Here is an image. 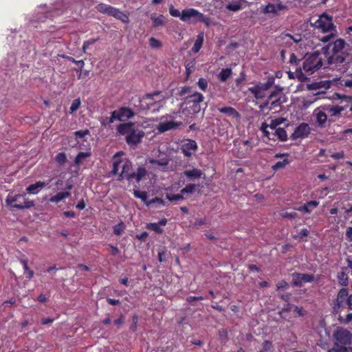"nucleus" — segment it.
I'll use <instances>...</instances> for the list:
<instances>
[{
	"label": "nucleus",
	"instance_id": "1a4fd4ad",
	"mask_svg": "<svg viewBox=\"0 0 352 352\" xmlns=\"http://www.w3.org/2000/svg\"><path fill=\"white\" fill-rule=\"evenodd\" d=\"M314 26L317 29L321 30L323 32H328L333 28L332 17L326 13H323L315 21Z\"/></svg>",
	"mask_w": 352,
	"mask_h": 352
},
{
	"label": "nucleus",
	"instance_id": "f257e3e1",
	"mask_svg": "<svg viewBox=\"0 0 352 352\" xmlns=\"http://www.w3.org/2000/svg\"><path fill=\"white\" fill-rule=\"evenodd\" d=\"M123 151H118L113 156V167L111 173L113 175H118V180L122 181L124 179L129 182L135 181L139 184L141 181L146 179L148 173L144 166H139L135 172L131 173L132 162L127 158L122 157Z\"/></svg>",
	"mask_w": 352,
	"mask_h": 352
},
{
	"label": "nucleus",
	"instance_id": "2eb2a0df",
	"mask_svg": "<svg viewBox=\"0 0 352 352\" xmlns=\"http://www.w3.org/2000/svg\"><path fill=\"white\" fill-rule=\"evenodd\" d=\"M349 296L348 291L346 288L342 287L340 290V292L338 294L337 299H336V304L333 307V311L335 313H338V309L340 307H345L346 305V300Z\"/></svg>",
	"mask_w": 352,
	"mask_h": 352
},
{
	"label": "nucleus",
	"instance_id": "bf43d9fd",
	"mask_svg": "<svg viewBox=\"0 0 352 352\" xmlns=\"http://www.w3.org/2000/svg\"><path fill=\"white\" fill-rule=\"evenodd\" d=\"M197 85L202 91H206L208 87V81L204 78H200Z\"/></svg>",
	"mask_w": 352,
	"mask_h": 352
},
{
	"label": "nucleus",
	"instance_id": "0e129e2a",
	"mask_svg": "<svg viewBox=\"0 0 352 352\" xmlns=\"http://www.w3.org/2000/svg\"><path fill=\"white\" fill-rule=\"evenodd\" d=\"M154 203L164 206V201L162 199L159 198V197H155V198L152 199L151 200H150L148 202L146 203V205L149 206Z\"/></svg>",
	"mask_w": 352,
	"mask_h": 352
},
{
	"label": "nucleus",
	"instance_id": "c9c22d12",
	"mask_svg": "<svg viewBox=\"0 0 352 352\" xmlns=\"http://www.w3.org/2000/svg\"><path fill=\"white\" fill-rule=\"evenodd\" d=\"M28 261L27 259H21V263L22 264L23 270H24V274H25L26 278H28V279H30L34 276V272L29 268V267L28 265Z\"/></svg>",
	"mask_w": 352,
	"mask_h": 352
},
{
	"label": "nucleus",
	"instance_id": "338daca9",
	"mask_svg": "<svg viewBox=\"0 0 352 352\" xmlns=\"http://www.w3.org/2000/svg\"><path fill=\"white\" fill-rule=\"evenodd\" d=\"M331 157L334 160L343 159L344 157V151L334 153L331 155Z\"/></svg>",
	"mask_w": 352,
	"mask_h": 352
},
{
	"label": "nucleus",
	"instance_id": "5fc2aeb1",
	"mask_svg": "<svg viewBox=\"0 0 352 352\" xmlns=\"http://www.w3.org/2000/svg\"><path fill=\"white\" fill-rule=\"evenodd\" d=\"M309 233V232L307 228H303L299 233L294 234L292 236L294 239H302L303 237L307 236Z\"/></svg>",
	"mask_w": 352,
	"mask_h": 352
},
{
	"label": "nucleus",
	"instance_id": "bb28decb",
	"mask_svg": "<svg viewBox=\"0 0 352 352\" xmlns=\"http://www.w3.org/2000/svg\"><path fill=\"white\" fill-rule=\"evenodd\" d=\"M183 174L190 179H199L202 175V171L197 168H192L191 170H186Z\"/></svg>",
	"mask_w": 352,
	"mask_h": 352
},
{
	"label": "nucleus",
	"instance_id": "4be33fe9",
	"mask_svg": "<svg viewBox=\"0 0 352 352\" xmlns=\"http://www.w3.org/2000/svg\"><path fill=\"white\" fill-rule=\"evenodd\" d=\"M47 185V182L38 181L35 184H30L26 190L29 194L36 195L40 192L44 187Z\"/></svg>",
	"mask_w": 352,
	"mask_h": 352
},
{
	"label": "nucleus",
	"instance_id": "680f3d73",
	"mask_svg": "<svg viewBox=\"0 0 352 352\" xmlns=\"http://www.w3.org/2000/svg\"><path fill=\"white\" fill-rule=\"evenodd\" d=\"M116 120H120V118L118 116L117 110H115L111 113V116L109 118L108 123H113Z\"/></svg>",
	"mask_w": 352,
	"mask_h": 352
},
{
	"label": "nucleus",
	"instance_id": "a878e982",
	"mask_svg": "<svg viewBox=\"0 0 352 352\" xmlns=\"http://www.w3.org/2000/svg\"><path fill=\"white\" fill-rule=\"evenodd\" d=\"M218 111L220 113H225L228 116L234 118H240L239 113L233 107H224L218 108Z\"/></svg>",
	"mask_w": 352,
	"mask_h": 352
},
{
	"label": "nucleus",
	"instance_id": "7c9ffc66",
	"mask_svg": "<svg viewBox=\"0 0 352 352\" xmlns=\"http://www.w3.org/2000/svg\"><path fill=\"white\" fill-rule=\"evenodd\" d=\"M203 43H204V34L201 33L197 36V39L195 40L194 45L191 49L192 52L193 53L199 52L200 49L202 47Z\"/></svg>",
	"mask_w": 352,
	"mask_h": 352
},
{
	"label": "nucleus",
	"instance_id": "052dcab7",
	"mask_svg": "<svg viewBox=\"0 0 352 352\" xmlns=\"http://www.w3.org/2000/svg\"><path fill=\"white\" fill-rule=\"evenodd\" d=\"M264 13H272V14H276V9L274 7V4L269 3L267 4L265 8L263 10Z\"/></svg>",
	"mask_w": 352,
	"mask_h": 352
},
{
	"label": "nucleus",
	"instance_id": "412c9836",
	"mask_svg": "<svg viewBox=\"0 0 352 352\" xmlns=\"http://www.w3.org/2000/svg\"><path fill=\"white\" fill-rule=\"evenodd\" d=\"M319 205V202L316 200H312L306 202L303 206H300L295 210L302 212L304 213L309 214L311 212L312 210L316 208Z\"/></svg>",
	"mask_w": 352,
	"mask_h": 352
},
{
	"label": "nucleus",
	"instance_id": "3c124183",
	"mask_svg": "<svg viewBox=\"0 0 352 352\" xmlns=\"http://www.w3.org/2000/svg\"><path fill=\"white\" fill-rule=\"evenodd\" d=\"M195 188H196L195 184H187L184 188H183L180 190V192H182V194H183V195H184L186 193H192L195 190Z\"/></svg>",
	"mask_w": 352,
	"mask_h": 352
},
{
	"label": "nucleus",
	"instance_id": "864d4df0",
	"mask_svg": "<svg viewBox=\"0 0 352 352\" xmlns=\"http://www.w3.org/2000/svg\"><path fill=\"white\" fill-rule=\"evenodd\" d=\"M274 97H276V91L272 92L267 98L265 102L261 104L259 107L260 109L263 110L265 108L270 109V102L271 99H273Z\"/></svg>",
	"mask_w": 352,
	"mask_h": 352
},
{
	"label": "nucleus",
	"instance_id": "8fccbe9b",
	"mask_svg": "<svg viewBox=\"0 0 352 352\" xmlns=\"http://www.w3.org/2000/svg\"><path fill=\"white\" fill-rule=\"evenodd\" d=\"M273 349L272 342L268 340H265L262 344V349L258 352H271Z\"/></svg>",
	"mask_w": 352,
	"mask_h": 352
},
{
	"label": "nucleus",
	"instance_id": "0eeeda50",
	"mask_svg": "<svg viewBox=\"0 0 352 352\" xmlns=\"http://www.w3.org/2000/svg\"><path fill=\"white\" fill-rule=\"evenodd\" d=\"M169 13L174 17H179L182 21L185 22L189 21L192 18H197L199 20L203 18V14L193 8L185 9L181 13L179 10L175 8L173 6H170L169 8Z\"/></svg>",
	"mask_w": 352,
	"mask_h": 352
},
{
	"label": "nucleus",
	"instance_id": "39448f33",
	"mask_svg": "<svg viewBox=\"0 0 352 352\" xmlns=\"http://www.w3.org/2000/svg\"><path fill=\"white\" fill-rule=\"evenodd\" d=\"M6 204L13 208L24 210L30 209L34 206V201L28 200L25 194H8L6 198Z\"/></svg>",
	"mask_w": 352,
	"mask_h": 352
},
{
	"label": "nucleus",
	"instance_id": "dca6fc26",
	"mask_svg": "<svg viewBox=\"0 0 352 352\" xmlns=\"http://www.w3.org/2000/svg\"><path fill=\"white\" fill-rule=\"evenodd\" d=\"M149 164H152L154 168H157L161 170H165L169 164L170 159L166 155L160 159L150 158L148 160Z\"/></svg>",
	"mask_w": 352,
	"mask_h": 352
},
{
	"label": "nucleus",
	"instance_id": "f3484780",
	"mask_svg": "<svg viewBox=\"0 0 352 352\" xmlns=\"http://www.w3.org/2000/svg\"><path fill=\"white\" fill-rule=\"evenodd\" d=\"M269 140L275 141L278 140L281 142H285L287 140V133L285 129L278 128L276 130L270 132V137H267Z\"/></svg>",
	"mask_w": 352,
	"mask_h": 352
},
{
	"label": "nucleus",
	"instance_id": "4468645a",
	"mask_svg": "<svg viewBox=\"0 0 352 352\" xmlns=\"http://www.w3.org/2000/svg\"><path fill=\"white\" fill-rule=\"evenodd\" d=\"M292 282L295 286H300L302 283H311L314 280L313 274L294 273L292 275Z\"/></svg>",
	"mask_w": 352,
	"mask_h": 352
},
{
	"label": "nucleus",
	"instance_id": "aec40b11",
	"mask_svg": "<svg viewBox=\"0 0 352 352\" xmlns=\"http://www.w3.org/2000/svg\"><path fill=\"white\" fill-rule=\"evenodd\" d=\"M96 10L102 13V14H106L109 16H113L114 14V12H116V8H114L110 5L105 4L103 3H100L98 4L96 7Z\"/></svg>",
	"mask_w": 352,
	"mask_h": 352
},
{
	"label": "nucleus",
	"instance_id": "37998d69",
	"mask_svg": "<svg viewBox=\"0 0 352 352\" xmlns=\"http://www.w3.org/2000/svg\"><path fill=\"white\" fill-rule=\"evenodd\" d=\"M284 310L294 311L296 314V315L298 316H301L303 315V312H302L303 310L302 308H300L296 306H293L290 304H288L287 305V308L284 309L283 311Z\"/></svg>",
	"mask_w": 352,
	"mask_h": 352
},
{
	"label": "nucleus",
	"instance_id": "58836bf2",
	"mask_svg": "<svg viewBox=\"0 0 352 352\" xmlns=\"http://www.w3.org/2000/svg\"><path fill=\"white\" fill-rule=\"evenodd\" d=\"M113 16L115 17L116 19L122 21L123 23H128L129 20L128 15L123 13L118 8H116V12H114V14Z\"/></svg>",
	"mask_w": 352,
	"mask_h": 352
},
{
	"label": "nucleus",
	"instance_id": "13d9d810",
	"mask_svg": "<svg viewBox=\"0 0 352 352\" xmlns=\"http://www.w3.org/2000/svg\"><path fill=\"white\" fill-rule=\"evenodd\" d=\"M80 98H77L73 100L72 105L70 107V113H73L78 110V109L80 106Z\"/></svg>",
	"mask_w": 352,
	"mask_h": 352
},
{
	"label": "nucleus",
	"instance_id": "2f4dec72",
	"mask_svg": "<svg viewBox=\"0 0 352 352\" xmlns=\"http://www.w3.org/2000/svg\"><path fill=\"white\" fill-rule=\"evenodd\" d=\"M63 58L67 59L69 61L72 62L73 63H75L79 67V69L77 70V72H80V74L78 75V78L80 79L82 76V69L85 65V62L82 60H76L75 58H74L72 56H66V55H62Z\"/></svg>",
	"mask_w": 352,
	"mask_h": 352
},
{
	"label": "nucleus",
	"instance_id": "e433bc0d",
	"mask_svg": "<svg viewBox=\"0 0 352 352\" xmlns=\"http://www.w3.org/2000/svg\"><path fill=\"white\" fill-rule=\"evenodd\" d=\"M290 163V161L285 158L283 161H278L276 163H275L272 166V168L274 171H277L280 169H283L286 167Z\"/></svg>",
	"mask_w": 352,
	"mask_h": 352
},
{
	"label": "nucleus",
	"instance_id": "423d86ee",
	"mask_svg": "<svg viewBox=\"0 0 352 352\" xmlns=\"http://www.w3.org/2000/svg\"><path fill=\"white\" fill-rule=\"evenodd\" d=\"M334 69L343 74L341 84L346 87L352 88V58L345 60V63L338 65Z\"/></svg>",
	"mask_w": 352,
	"mask_h": 352
},
{
	"label": "nucleus",
	"instance_id": "ddd939ff",
	"mask_svg": "<svg viewBox=\"0 0 352 352\" xmlns=\"http://www.w3.org/2000/svg\"><path fill=\"white\" fill-rule=\"evenodd\" d=\"M310 133V127L305 122L300 123L294 130L291 135L292 140H297L298 138H304L307 137Z\"/></svg>",
	"mask_w": 352,
	"mask_h": 352
},
{
	"label": "nucleus",
	"instance_id": "72a5a7b5",
	"mask_svg": "<svg viewBox=\"0 0 352 352\" xmlns=\"http://www.w3.org/2000/svg\"><path fill=\"white\" fill-rule=\"evenodd\" d=\"M226 8L230 11L237 12L242 9V6L239 1L236 0L228 3L226 5Z\"/></svg>",
	"mask_w": 352,
	"mask_h": 352
},
{
	"label": "nucleus",
	"instance_id": "c756f323",
	"mask_svg": "<svg viewBox=\"0 0 352 352\" xmlns=\"http://www.w3.org/2000/svg\"><path fill=\"white\" fill-rule=\"evenodd\" d=\"M346 107H347L346 106L336 105L327 107L325 109L327 111V112L330 114L331 116H336L340 114L345 109H346Z\"/></svg>",
	"mask_w": 352,
	"mask_h": 352
},
{
	"label": "nucleus",
	"instance_id": "473e14b6",
	"mask_svg": "<svg viewBox=\"0 0 352 352\" xmlns=\"http://www.w3.org/2000/svg\"><path fill=\"white\" fill-rule=\"evenodd\" d=\"M232 74V71L231 68L222 69L219 74L218 78L221 82H226Z\"/></svg>",
	"mask_w": 352,
	"mask_h": 352
},
{
	"label": "nucleus",
	"instance_id": "ea45409f",
	"mask_svg": "<svg viewBox=\"0 0 352 352\" xmlns=\"http://www.w3.org/2000/svg\"><path fill=\"white\" fill-rule=\"evenodd\" d=\"M166 198L170 201H179L184 199V195L182 192L179 194L166 193Z\"/></svg>",
	"mask_w": 352,
	"mask_h": 352
},
{
	"label": "nucleus",
	"instance_id": "6e6d98bb",
	"mask_svg": "<svg viewBox=\"0 0 352 352\" xmlns=\"http://www.w3.org/2000/svg\"><path fill=\"white\" fill-rule=\"evenodd\" d=\"M98 41H99V38H90L87 41H85L84 43H83V45H82V51L83 52H85L87 49L91 45L94 44L96 42H97Z\"/></svg>",
	"mask_w": 352,
	"mask_h": 352
},
{
	"label": "nucleus",
	"instance_id": "20e7f679",
	"mask_svg": "<svg viewBox=\"0 0 352 352\" xmlns=\"http://www.w3.org/2000/svg\"><path fill=\"white\" fill-rule=\"evenodd\" d=\"M117 132L120 135L125 136L126 144L132 147L140 144L145 133L135 122H126L117 126Z\"/></svg>",
	"mask_w": 352,
	"mask_h": 352
},
{
	"label": "nucleus",
	"instance_id": "c03bdc74",
	"mask_svg": "<svg viewBox=\"0 0 352 352\" xmlns=\"http://www.w3.org/2000/svg\"><path fill=\"white\" fill-rule=\"evenodd\" d=\"M338 279L341 286L348 285V276L344 272H340L338 274Z\"/></svg>",
	"mask_w": 352,
	"mask_h": 352
},
{
	"label": "nucleus",
	"instance_id": "a19ab883",
	"mask_svg": "<svg viewBox=\"0 0 352 352\" xmlns=\"http://www.w3.org/2000/svg\"><path fill=\"white\" fill-rule=\"evenodd\" d=\"M187 98L189 99V102H193L195 103H199L203 101L204 96L199 92H195L190 95Z\"/></svg>",
	"mask_w": 352,
	"mask_h": 352
},
{
	"label": "nucleus",
	"instance_id": "603ef678",
	"mask_svg": "<svg viewBox=\"0 0 352 352\" xmlns=\"http://www.w3.org/2000/svg\"><path fill=\"white\" fill-rule=\"evenodd\" d=\"M56 162L60 165H63L67 161V157L64 152L59 153L55 157Z\"/></svg>",
	"mask_w": 352,
	"mask_h": 352
},
{
	"label": "nucleus",
	"instance_id": "79ce46f5",
	"mask_svg": "<svg viewBox=\"0 0 352 352\" xmlns=\"http://www.w3.org/2000/svg\"><path fill=\"white\" fill-rule=\"evenodd\" d=\"M327 119V114L323 111H319L316 114V120L319 126H322Z\"/></svg>",
	"mask_w": 352,
	"mask_h": 352
},
{
	"label": "nucleus",
	"instance_id": "6ab92c4d",
	"mask_svg": "<svg viewBox=\"0 0 352 352\" xmlns=\"http://www.w3.org/2000/svg\"><path fill=\"white\" fill-rule=\"evenodd\" d=\"M96 10L102 13V14H106L109 16H113L114 14V12H116V8H114L110 5L105 4L103 3H100L98 4L96 7Z\"/></svg>",
	"mask_w": 352,
	"mask_h": 352
},
{
	"label": "nucleus",
	"instance_id": "5701e85b",
	"mask_svg": "<svg viewBox=\"0 0 352 352\" xmlns=\"http://www.w3.org/2000/svg\"><path fill=\"white\" fill-rule=\"evenodd\" d=\"M179 125V123L172 122V121L164 122H160L157 125V129L160 133H164L170 129L177 128Z\"/></svg>",
	"mask_w": 352,
	"mask_h": 352
},
{
	"label": "nucleus",
	"instance_id": "a211bd4d",
	"mask_svg": "<svg viewBox=\"0 0 352 352\" xmlns=\"http://www.w3.org/2000/svg\"><path fill=\"white\" fill-rule=\"evenodd\" d=\"M167 223V219L166 218L162 219L157 223H148L146 228L148 230H153L156 233L162 234L163 232V229L161 226H164Z\"/></svg>",
	"mask_w": 352,
	"mask_h": 352
},
{
	"label": "nucleus",
	"instance_id": "f8f14e48",
	"mask_svg": "<svg viewBox=\"0 0 352 352\" xmlns=\"http://www.w3.org/2000/svg\"><path fill=\"white\" fill-rule=\"evenodd\" d=\"M197 144L196 141L193 140L187 139L183 142L181 145V150L184 156L190 157L192 156L197 150Z\"/></svg>",
	"mask_w": 352,
	"mask_h": 352
},
{
	"label": "nucleus",
	"instance_id": "b1692460",
	"mask_svg": "<svg viewBox=\"0 0 352 352\" xmlns=\"http://www.w3.org/2000/svg\"><path fill=\"white\" fill-rule=\"evenodd\" d=\"M120 120L125 119H129L135 116L133 111L129 107H121L117 110Z\"/></svg>",
	"mask_w": 352,
	"mask_h": 352
},
{
	"label": "nucleus",
	"instance_id": "9b49d317",
	"mask_svg": "<svg viewBox=\"0 0 352 352\" xmlns=\"http://www.w3.org/2000/svg\"><path fill=\"white\" fill-rule=\"evenodd\" d=\"M336 340L342 345H346L351 343L352 336L350 332L342 327L338 328L334 333Z\"/></svg>",
	"mask_w": 352,
	"mask_h": 352
},
{
	"label": "nucleus",
	"instance_id": "09e8293b",
	"mask_svg": "<svg viewBox=\"0 0 352 352\" xmlns=\"http://www.w3.org/2000/svg\"><path fill=\"white\" fill-rule=\"evenodd\" d=\"M148 41L149 45L153 49H160L162 47V43L154 37H151Z\"/></svg>",
	"mask_w": 352,
	"mask_h": 352
},
{
	"label": "nucleus",
	"instance_id": "de8ad7c7",
	"mask_svg": "<svg viewBox=\"0 0 352 352\" xmlns=\"http://www.w3.org/2000/svg\"><path fill=\"white\" fill-rule=\"evenodd\" d=\"M125 229V225L123 221H120L119 223L113 226V234L120 236Z\"/></svg>",
	"mask_w": 352,
	"mask_h": 352
},
{
	"label": "nucleus",
	"instance_id": "cd10ccee",
	"mask_svg": "<svg viewBox=\"0 0 352 352\" xmlns=\"http://www.w3.org/2000/svg\"><path fill=\"white\" fill-rule=\"evenodd\" d=\"M281 104H282V102L280 100V94L279 92L276 91V97H274L273 99L270 100V110L274 109L275 111H277V110H276L277 108H279V109H280Z\"/></svg>",
	"mask_w": 352,
	"mask_h": 352
},
{
	"label": "nucleus",
	"instance_id": "f704fd0d",
	"mask_svg": "<svg viewBox=\"0 0 352 352\" xmlns=\"http://www.w3.org/2000/svg\"><path fill=\"white\" fill-rule=\"evenodd\" d=\"M151 19L153 21V26L154 28L162 26L165 23L164 16L162 14L159 15L158 16H155V15L152 14Z\"/></svg>",
	"mask_w": 352,
	"mask_h": 352
},
{
	"label": "nucleus",
	"instance_id": "7ed1b4c3",
	"mask_svg": "<svg viewBox=\"0 0 352 352\" xmlns=\"http://www.w3.org/2000/svg\"><path fill=\"white\" fill-rule=\"evenodd\" d=\"M322 66L329 68L327 65L326 55L321 50L305 56L302 66L296 69V76L298 78H301L305 75H311Z\"/></svg>",
	"mask_w": 352,
	"mask_h": 352
},
{
	"label": "nucleus",
	"instance_id": "393cba45",
	"mask_svg": "<svg viewBox=\"0 0 352 352\" xmlns=\"http://www.w3.org/2000/svg\"><path fill=\"white\" fill-rule=\"evenodd\" d=\"M71 196V192L69 191H63V192H59L56 193L55 195L52 196L49 199V201L51 203H55L58 204L60 201L68 198Z\"/></svg>",
	"mask_w": 352,
	"mask_h": 352
},
{
	"label": "nucleus",
	"instance_id": "69168bd1",
	"mask_svg": "<svg viewBox=\"0 0 352 352\" xmlns=\"http://www.w3.org/2000/svg\"><path fill=\"white\" fill-rule=\"evenodd\" d=\"M300 61H301V60L298 59L296 56L295 55V54H294V53L291 54L290 57H289V63H290L296 65H298L300 64Z\"/></svg>",
	"mask_w": 352,
	"mask_h": 352
},
{
	"label": "nucleus",
	"instance_id": "774afa93",
	"mask_svg": "<svg viewBox=\"0 0 352 352\" xmlns=\"http://www.w3.org/2000/svg\"><path fill=\"white\" fill-rule=\"evenodd\" d=\"M346 237L349 241L352 242V228L351 227H349L346 229Z\"/></svg>",
	"mask_w": 352,
	"mask_h": 352
},
{
	"label": "nucleus",
	"instance_id": "e2e57ef3",
	"mask_svg": "<svg viewBox=\"0 0 352 352\" xmlns=\"http://www.w3.org/2000/svg\"><path fill=\"white\" fill-rule=\"evenodd\" d=\"M89 133V131L88 129L80 130V131H76L75 132V135L77 138H82L85 137L87 135H88Z\"/></svg>",
	"mask_w": 352,
	"mask_h": 352
},
{
	"label": "nucleus",
	"instance_id": "4c0bfd02",
	"mask_svg": "<svg viewBox=\"0 0 352 352\" xmlns=\"http://www.w3.org/2000/svg\"><path fill=\"white\" fill-rule=\"evenodd\" d=\"M274 82V79L273 77H269L267 81L264 83L258 82L257 85L261 89L265 92L270 89Z\"/></svg>",
	"mask_w": 352,
	"mask_h": 352
},
{
	"label": "nucleus",
	"instance_id": "4d7b16f0",
	"mask_svg": "<svg viewBox=\"0 0 352 352\" xmlns=\"http://www.w3.org/2000/svg\"><path fill=\"white\" fill-rule=\"evenodd\" d=\"M280 215L283 218L296 219L298 217V214L296 212L282 211Z\"/></svg>",
	"mask_w": 352,
	"mask_h": 352
},
{
	"label": "nucleus",
	"instance_id": "f03ea898",
	"mask_svg": "<svg viewBox=\"0 0 352 352\" xmlns=\"http://www.w3.org/2000/svg\"><path fill=\"white\" fill-rule=\"evenodd\" d=\"M344 46V40L338 38L321 48L326 55L327 65L330 69H334L338 65L345 63V60L350 58L348 54L342 52Z\"/></svg>",
	"mask_w": 352,
	"mask_h": 352
},
{
	"label": "nucleus",
	"instance_id": "a18cd8bd",
	"mask_svg": "<svg viewBox=\"0 0 352 352\" xmlns=\"http://www.w3.org/2000/svg\"><path fill=\"white\" fill-rule=\"evenodd\" d=\"M133 194L135 197L140 199L144 203H146L148 198L147 192L145 191H140L138 190H133Z\"/></svg>",
	"mask_w": 352,
	"mask_h": 352
},
{
	"label": "nucleus",
	"instance_id": "9d476101",
	"mask_svg": "<svg viewBox=\"0 0 352 352\" xmlns=\"http://www.w3.org/2000/svg\"><path fill=\"white\" fill-rule=\"evenodd\" d=\"M285 120L283 118H278L271 120L270 124L266 122H263L261 126V131L263 133L265 137H270V131L268 129H270L272 131L278 129V126L284 122Z\"/></svg>",
	"mask_w": 352,
	"mask_h": 352
},
{
	"label": "nucleus",
	"instance_id": "49530a36",
	"mask_svg": "<svg viewBox=\"0 0 352 352\" xmlns=\"http://www.w3.org/2000/svg\"><path fill=\"white\" fill-rule=\"evenodd\" d=\"M90 156V153L88 152H80L76 157L74 160V163L76 165H80L82 160Z\"/></svg>",
	"mask_w": 352,
	"mask_h": 352
},
{
	"label": "nucleus",
	"instance_id": "6e6552de",
	"mask_svg": "<svg viewBox=\"0 0 352 352\" xmlns=\"http://www.w3.org/2000/svg\"><path fill=\"white\" fill-rule=\"evenodd\" d=\"M160 91H156L152 94L144 95L140 100L142 108L144 110H148L157 102L163 100L164 98L160 96Z\"/></svg>",
	"mask_w": 352,
	"mask_h": 352
},
{
	"label": "nucleus",
	"instance_id": "c85d7f7f",
	"mask_svg": "<svg viewBox=\"0 0 352 352\" xmlns=\"http://www.w3.org/2000/svg\"><path fill=\"white\" fill-rule=\"evenodd\" d=\"M248 91L252 94L256 99H262L265 96V93L256 84L254 87L248 88Z\"/></svg>",
	"mask_w": 352,
	"mask_h": 352
}]
</instances>
